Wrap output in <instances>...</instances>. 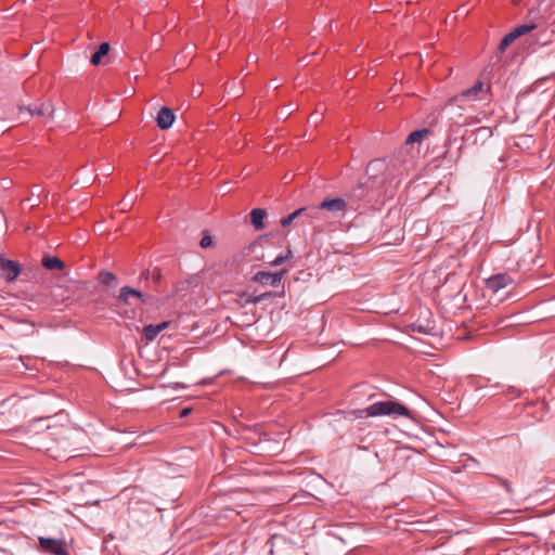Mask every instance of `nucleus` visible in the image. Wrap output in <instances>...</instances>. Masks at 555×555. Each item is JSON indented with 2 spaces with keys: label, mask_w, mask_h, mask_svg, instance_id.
I'll use <instances>...</instances> for the list:
<instances>
[{
  "label": "nucleus",
  "mask_w": 555,
  "mask_h": 555,
  "mask_svg": "<svg viewBox=\"0 0 555 555\" xmlns=\"http://www.w3.org/2000/svg\"><path fill=\"white\" fill-rule=\"evenodd\" d=\"M386 165L382 159H373L366 167V176L353 186L347 194L346 198L351 208H358L360 204L377 202L383 195L386 178L379 176L384 172Z\"/></svg>",
  "instance_id": "obj_1"
},
{
  "label": "nucleus",
  "mask_w": 555,
  "mask_h": 555,
  "mask_svg": "<svg viewBox=\"0 0 555 555\" xmlns=\"http://www.w3.org/2000/svg\"><path fill=\"white\" fill-rule=\"evenodd\" d=\"M359 413H365L367 416L399 415L412 418V412L398 401H380L371 404Z\"/></svg>",
  "instance_id": "obj_2"
},
{
  "label": "nucleus",
  "mask_w": 555,
  "mask_h": 555,
  "mask_svg": "<svg viewBox=\"0 0 555 555\" xmlns=\"http://www.w3.org/2000/svg\"><path fill=\"white\" fill-rule=\"evenodd\" d=\"M43 429L39 430L37 427V451H44L46 453H49L50 456L57 459L60 454L50 453L52 451V448L49 446V438H52V440L59 442L60 439H64L63 434L65 431L63 426H56V425H43Z\"/></svg>",
  "instance_id": "obj_3"
},
{
  "label": "nucleus",
  "mask_w": 555,
  "mask_h": 555,
  "mask_svg": "<svg viewBox=\"0 0 555 555\" xmlns=\"http://www.w3.org/2000/svg\"><path fill=\"white\" fill-rule=\"evenodd\" d=\"M319 218V208L315 206L301 207L288 216L281 219L280 223L283 228L291 225L294 221L296 225L312 224L313 220Z\"/></svg>",
  "instance_id": "obj_4"
},
{
  "label": "nucleus",
  "mask_w": 555,
  "mask_h": 555,
  "mask_svg": "<svg viewBox=\"0 0 555 555\" xmlns=\"http://www.w3.org/2000/svg\"><path fill=\"white\" fill-rule=\"evenodd\" d=\"M38 548L48 555H69L67 543L64 539L37 537Z\"/></svg>",
  "instance_id": "obj_5"
},
{
  "label": "nucleus",
  "mask_w": 555,
  "mask_h": 555,
  "mask_svg": "<svg viewBox=\"0 0 555 555\" xmlns=\"http://www.w3.org/2000/svg\"><path fill=\"white\" fill-rule=\"evenodd\" d=\"M130 298H137L141 304H149L154 301L155 297L152 295H144L141 291L130 286H122L119 291L117 299L126 306L131 305Z\"/></svg>",
  "instance_id": "obj_6"
},
{
  "label": "nucleus",
  "mask_w": 555,
  "mask_h": 555,
  "mask_svg": "<svg viewBox=\"0 0 555 555\" xmlns=\"http://www.w3.org/2000/svg\"><path fill=\"white\" fill-rule=\"evenodd\" d=\"M514 280L507 273H499L486 280L487 291L496 294L504 288H512Z\"/></svg>",
  "instance_id": "obj_7"
},
{
  "label": "nucleus",
  "mask_w": 555,
  "mask_h": 555,
  "mask_svg": "<svg viewBox=\"0 0 555 555\" xmlns=\"http://www.w3.org/2000/svg\"><path fill=\"white\" fill-rule=\"evenodd\" d=\"M287 272L286 269H282L279 272H267V271H259L257 272L251 279V282L260 283L263 286H279L283 275Z\"/></svg>",
  "instance_id": "obj_8"
},
{
  "label": "nucleus",
  "mask_w": 555,
  "mask_h": 555,
  "mask_svg": "<svg viewBox=\"0 0 555 555\" xmlns=\"http://www.w3.org/2000/svg\"><path fill=\"white\" fill-rule=\"evenodd\" d=\"M531 30H534V25L517 26L516 28H514L512 31H509L507 35H505L501 39V41L498 46V50L501 53L504 52L514 40H516L517 38L521 37L522 35H525Z\"/></svg>",
  "instance_id": "obj_9"
},
{
  "label": "nucleus",
  "mask_w": 555,
  "mask_h": 555,
  "mask_svg": "<svg viewBox=\"0 0 555 555\" xmlns=\"http://www.w3.org/2000/svg\"><path fill=\"white\" fill-rule=\"evenodd\" d=\"M0 270L7 282L14 281L21 273L20 264L16 261L4 258L0 261Z\"/></svg>",
  "instance_id": "obj_10"
},
{
  "label": "nucleus",
  "mask_w": 555,
  "mask_h": 555,
  "mask_svg": "<svg viewBox=\"0 0 555 555\" xmlns=\"http://www.w3.org/2000/svg\"><path fill=\"white\" fill-rule=\"evenodd\" d=\"M347 205H349L347 198L344 199V198L337 197V198H325L320 203L319 206H315V207L319 208V212L322 209L328 210L332 212H338V211L345 210Z\"/></svg>",
  "instance_id": "obj_11"
},
{
  "label": "nucleus",
  "mask_w": 555,
  "mask_h": 555,
  "mask_svg": "<svg viewBox=\"0 0 555 555\" xmlns=\"http://www.w3.org/2000/svg\"><path fill=\"white\" fill-rule=\"evenodd\" d=\"M175 118V112L171 108L164 106L158 111L156 116L157 127L162 130H167L172 126Z\"/></svg>",
  "instance_id": "obj_12"
},
{
  "label": "nucleus",
  "mask_w": 555,
  "mask_h": 555,
  "mask_svg": "<svg viewBox=\"0 0 555 555\" xmlns=\"http://www.w3.org/2000/svg\"><path fill=\"white\" fill-rule=\"evenodd\" d=\"M41 264L49 271H64L66 266L63 260L56 256L44 254L41 258Z\"/></svg>",
  "instance_id": "obj_13"
},
{
  "label": "nucleus",
  "mask_w": 555,
  "mask_h": 555,
  "mask_svg": "<svg viewBox=\"0 0 555 555\" xmlns=\"http://www.w3.org/2000/svg\"><path fill=\"white\" fill-rule=\"evenodd\" d=\"M482 87H483V83L480 80H478V81H476V83L473 87H470V88L462 91L460 94L451 98L450 103H457L460 101H463L464 99L475 98L482 91Z\"/></svg>",
  "instance_id": "obj_14"
},
{
  "label": "nucleus",
  "mask_w": 555,
  "mask_h": 555,
  "mask_svg": "<svg viewBox=\"0 0 555 555\" xmlns=\"http://www.w3.org/2000/svg\"><path fill=\"white\" fill-rule=\"evenodd\" d=\"M267 217V210L263 208H254L250 211V222L256 231H261L266 228L263 222Z\"/></svg>",
  "instance_id": "obj_15"
},
{
  "label": "nucleus",
  "mask_w": 555,
  "mask_h": 555,
  "mask_svg": "<svg viewBox=\"0 0 555 555\" xmlns=\"http://www.w3.org/2000/svg\"><path fill=\"white\" fill-rule=\"evenodd\" d=\"M410 327L413 332L425 335H433L435 331V323L429 320H426L425 322L417 320L416 322L410 324Z\"/></svg>",
  "instance_id": "obj_16"
},
{
  "label": "nucleus",
  "mask_w": 555,
  "mask_h": 555,
  "mask_svg": "<svg viewBox=\"0 0 555 555\" xmlns=\"http://www.w3.org/2000/svg\"><path fill=\"white\" fill-rule=\"evenodd\" d=\"M111 46L108 42H102L98 50L91 55L90 63L94 66L101 64L102 59L108 54Z\"/></svg>",
  "instance_id": "obj_17"
},
{
  "label": "nucleus",
  "mask_w": 555,
  "mask_h": 555,
  "mask_svg": "<svg viewBox=\"0 0 555 555\" xmlns=\"http://www.w3.org/2000/svg\"><path fill=\"white\" fill-rule=\"evenodd\" d=\"M429 134H431V130L429 128L415 130L408 135L405 143H420L424 138L428 137Z\"/></svg>",
  "instance_id": "obj_18"
},
{
  "label": "nucleus",
  "mask_w": 555,
  "mask_h": 555,
  "mask_svg": "<svg viewBox=\"0 0 555 555\" xmlns=\"http://www.w3.org/2000/svg\"><path fill=\"white\" fill-rule=\"evenodd\" d=\"M527 18L529 20V23L526 25H534V29L538 28L544 20V16L541 14L540 4L528 11Z\"/></svg>",
  "instance_id": "obj_19"
},
{
  "label": "nucleus",
  "mask_w": 555,
  "mask_h": 555,
  "mask_svg": "<svg viewBox=\"0 0 555 555\" xmlns=\"http://www.w3.org/2000/svg\"><path fill=\"white\" fill-rule=\"evenodd\" d=\"M98 281L106 286H116L118 284L117 276L113 272L106 270L99 272Z\"/></svg>",
  "instance_id": "obj_20"
},
{
  "label": "nucleus",
  "mask_w": 555,
  "mask_h": 555,
  "mask_svg": "<svg viewBox=\"0 0 555 555\" xmlns=\"http://www.w3.org/2000/svg\"><path fill=\"white\" fill-rule=\"evenodd\" d=\"M54 114V107L50 101L43 102L37 107V116H47L51 118Z\"/></svg>",
  "instance_id": "obj_21"
},
{
  "label": "nucleus",
  "mask_w": 555,
  "mask_h": 555,
  "mask_svg": "<svg viewBox=\"0 0 555 555\" xmlns=\"http://www.w3.org/2000/svg\"><path fill=\"white\" fill-rule=\"evenodd\" d=\"M69 288H63L62 286H55L52 291V296L57 302H66L70 299L69 296H65V293H68Z\"/></svg>",
  "instance_id": "obj_22"
},
{
  "label": "nucleus",
  "mask_w": 555,
  "mask_h": 555,
  "mask_svg": "<svg viewBox=\"0 0 555 555\" xmlns=\"http://www.w3.org/2000/svg\"><path fill=\"white\" fill-rule=\"evenodd\" d=\"M158 327H156V325H153V324H150V325H146L144 328H143V334L146 338V340H154L156 338V336L158 335Z\"/></svg>",
  "instance_id": "obj_23"
},
{
  "label": "nucleus",
  "mask_w": 555,
  "mask_h": 555,
  "mask_svg": "<svg viewBox=\"0 0 555 555\" xmlns=\"http://www.w3.org/2000/svg\"><path fill=\"white\" fill-rule=\"evenodd\" d=\"M152 282L154 285H159L163 280L162 269L159 267L152 268Z\"/></svg>",
  "instance_id": "obj_24"
},
{
  "label": "nucleus",
  "mask_w": 555,
  "mask_h": 555,
  "mask_svg": "<svg viewBox=\"0 0 555 555\" xmlns=\"http://www.w3.org/2000/svg\"><path fill=\"white\" fill-rule=\"evenodd\" d=\"M212 245H214L212 237L210 236L208 231H204L203 232V237H202V240L199 242V246L202 248H208V247H211Z\"/></svg>",
  "instance_id": "obj_25"
},
{
  "label": "nucleus",
  "mask_w": 555,
  "mask_h": 555,
  "mask_svg": "<svg viewBox=\"0 0 555 555\" xmlns=\"http://www.w3.org/2000/svg\"><path fill=\"white\" fill-rule=\"evenodd\" d=\"M61 409L56 406L55 410H43L41 411V415L37 417V422H42L44 420H48L51 417L50 413H53V415H56Z\"/></svg>",
  "instance_id": "obj_26"
},
{
  "label": "nucleus",
  "mask_w": 555,
  "mask_h": 555,
  "mask_svg": "<svg viewBox=\"0 0 555 555\" xmlns=\"http://www.w3.org/2000/svg\"><path fill=\"white\" fill-rule=\"evenodd\" d=\"M291 255H292V250H291V249H288V250H287V253H286V255H284V256H278L273 261H271V262H270V264H271V266H274V267L280 266V264H282L286 259H288V258L291 257Z\"/></svg>",
  "instance_id": "obj_27"
},
{
  "label": "nucleus",
  "mask_w": 555,
  "mask_h": 555,
  "mask_svg": "<svg viewBox=\"0 0 555 555\" xmlns=\"http://www.w3.org/2000/svg\"><path fill=\"white\" fill-rule=\"evenodd\" d=\"M152 278V269H145L141 272L140 274V280L141 281H147Z\"/></svg>",
  "instance_id": "obj_28"
},
{
  "label": "nucleus",
  "mask_w": 555,
  "mask_h": 555,
  "mask_svg": "<svg viewBox=\"0 0 555 555\" xmlns=\"http://www.w3.org/2000/svg\"><path fill=\"white\" fill-rule=\"evenodd\" d=\"M118 205L121 207L120 210L122 212L130 210L132 207V203L126 202L125 199L120 201Z\"/></svg>",
  "instance_id": "obj_29"
},
{
  "label": "nucleus",
  "mask_w": 555,
  "mask_h": 555,
  "mask_svg": "<svg viewBox=\"0 0 555 555\" xmlns=\"http://www.w3.org/2000/svg\"><path fill=\"white\" fill-rule=\"evenodd\" d=\"M260 302L259 301V297L258 296H255V295H248L247 298L245 299V304H258Z\"/></svg>",
  "instance_id": "obj_30"
},
{
  "label": "nucleus",
  "mask_w": 555,
  "mask_h": 555,
  "mask_svg": "<svg viewBox=\"0 0 555 555\" xmlns=\"http://www.w3.org/2000/svg\"><path fill=\"white\" fill-rule=\"evenodd\" d=\"M501 481V485L505 488V490L508 492V493H512L513 492V489H512V486L509 483L508 480L506 479H500Z\"/></svg>",
  "instance_id": "obj_31"
},
{
  "label": "nucleus",
  "mask_w": 555,
  "mask_h": 555,
  "mask_svg": "<svg viewBox=\"0 0 555 555\" xmlns=\"http://www.w3.org/2000/svg\"><path fill=\"white\" fill-rule=\"evenodd\" d=\"M191 412H192V408H184V409H182V410L180 411L179 416H180L181 418H184V417L189 416Z\"/></svg>",
  "instance_id": "obj_32"
},
{
  "label": "nucleus",
  "mask_w": 555,
  "mask_h": 555,
  "mask_svg": "<svg viewBox=\"0 0 555 555\" xmlns=\"http://www.w3.org/2000/svg\"><path fill=\"white\" fill-rule=\"evenodd\" d=\"M272 296H273V293H271V292H266L263 294L258 295L260 302L268 298H271Z\"/></svg>",
  "instance_id": "obj_33"
},
{
  "label": "nucleus",
  "mask_w": 555,
  "mask_h": 555,
  "mask_svg": "<svg viewBox=\"0 0 555 555\" xmlns=\"http://www.w3.org/2000/svg\"><path fill=\"white\" fill-rule=\"evenodd\" d=\"M169 325V322L165 321L156 325L158 327V332L160 333L164 328H166Z\"/></svg>",
  "instance_id": "obj_34"
},
{
  "label": "nucleus",
  "mask_w": 555,
  "mask_h": 555,
  "mask_svg": "<svg viewBox=\"0 0 555 555\" xmlns=\"http://www.w3.org/2000/svg\"><path fill=\"white\" fill-rule=\"evenodd\" d=\"M478 131L485 132V134H489V135L492 134V131L487 127H481L478 129Z\"/></svg>",
  "instance_id": "obj_35"
},
{
  "label": "nucleus",
  "mask_w": 555,
  "mask_h": 555,
  "mask_svg": "<svg viewBox=\"0 0 555 555\" xmlns=\"http://www.w3.org/2000/svg\"><path fill=\"white\" fill-rule=\"evenodd\" d=\"M431 118L430 121H428V125L429 126H434L435 124H437V117L435 115L433 116H428V119Z\"/></svg>",
  "instance_id": "obj_36"
},
{
  "label": "nucleus",
  "mask_w": 555,
  "mask_h": 555,
  "mask_svg": "<svg viewBox=\"0 0 555 555\" xmlns=\"http://www.w3.org/2000/svg\"><path fill=\"white\" fill-rule=\"evenodd\" d=\"M238 296H240L242 299H246V298H247V296H248V294H247V293H245V292H242V293H240V294H238Z\"/></svg>",
  "instance_id": "obj_37"
},
{
  "label": "nucleus",
  "mask_w": 555,
  "mask_h": 555,
  "mask_svg": "<svg viewBox=\"0 0 555 555\" xmlns=\"http://www.w3.org/2000/svg\"><path fill=\"white\" fill-rule=\"evenodd\" d=\"M47 495H48V496H51V498H55V496H56V495H55V493H54V492H52V491H48V492H47Z\"/></svg>",
  "instance_id": "obj_38"
},
{
  "label": "nucleus",
  "mask_w": 555,
  "mask_h": 555,
  "mask_svg": "<svg viewBox=\"0 0 555 555\" xmlns=\"http://www.w3.org/2000/svg\"><path fill=\"white\" fill-rule=\"evenodd\" d=\"M41 500H42V501H48V499H47V498H44V496H38V495H37L36 501H41Z\"/></svg>",
  "instance_id": "obj_39"
},
{
  "label": "nucleus",
  "mask_w": 555,
  "mask_h": 555,
  "mask_svg": "<svg viewBox=\"0 0 555 555\" xmlns=\"http://www.w3.org/2000/svg\"><path fill=\"white\" fill-rule=\"evenodd\" d=\"M173 387H175V388H183L184 386H183L182 384H180V383H176V384L173 385Z\"/></svg>",
  "instance_id": "obj_40"
},
{
  "label": "nucleus",
  "mask_w": 555,
  "mask_h": 555,
  "mask_svg": "<svg viewBox=\"0 0 555 555\" xmlns=\"http://www.w3.org/2000/svg\"><path fill=\"white\" fill-rule=\"evenodd\" d=\"M352 76H353V74H352V73H350V72H349V73H347V77H352Z\"/></svg>",
  "instance_id": "obj_41"
},
{
  "label": "nucleus",
  "mask_w": 555,
  "mask_h": 555,
  "mask_svg": "<svg viewBox=\"0 0 555 555\" xmlns=\"http://www.w3.org/2000/svg\"><path fill=\"white\" fill-rule=\"evenodd\" d=\"M47 403V399H43V401L41 402L42 405H44Z\"/></svg>",
  "instance_id": "obj_42"
}]
</instances>
